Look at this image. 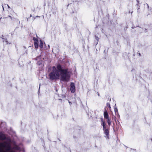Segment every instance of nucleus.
Listing matches in <instances>:
<instances>
[{
  "label": "nucleus",
  "mask_w": 152,
  "mask_h": 152,
  "mask_svg": "<svg viewBox=\"0 0 152 152\" xmlns=\"http://www.w3.org/2000/svg\"><path fill=\"white\" fill-rule=\"evenodd\" d=\"M39 47L40 48H42L43 47V42L41 40H40L39 41Z\"/></svg>",
  "instance_id": "f8f14e48"
},
{
  "label": "nucleus",
  "mask_w": 152,
  "mask_h": 152,
  "mask_svg": "<svg viewBox=\"0 0 152 152\" xmlns=\"http://www.w3.org/2000/svg\"><path fill=\"white\" fill-rule=\"evenodd\" d=\"M114 111L115 113V114H118V109L116 107H115L114 108Z\"/></svg>",
  "instance_id": "ddd939ff"
},
{
  "label": "nucleus",
  "mask_w": 152,
  "mask_h": 152,
  "mask_svg": "<svg viewBox=\"0 0 152 152\" xmlns=\"http://www.w3.org/2000/svg\"><path fill=\"white\" fill-rule=\"evenodd\" d=\"M33 40L34 41V45L35 48L37 49L38 47V44L39 42L38 39L37 38L33 37Z\"/></svg>",
  "instance_id": "39448f33"
},
{
  "label": "nucleus",
  "mask_w": 152,
  "mask_h": 152,
  "mask_svg": "<svg viewBox=\"0 0 152 152\" xmlns=\"http://www.w3.org/2000/svg\"><path fill=\"white\" fill-rule=\"evenodd\" d=\"M107 106H108L110 108V105L108 103H107Z\"/></svg>",
  "instance_id": "2eb2a0df"
},
{
  "label": "nucleus",
  "mask_w": 152,
  "mask_h": 152,
  "mask_svg": "<svg viewBox=\"0 0 152 152\" xmlns=\"http://www.w3.org/2000/svg\"><path fill=\"white\" fill-rule=\"evenodd\" d=\"M102 125L103 126V129H105L106 128V124L105 122L102 121Z\"/></svg>",
  "instance_id": "9b49d317"
},
{
  "label": "nucleus",
  "mask_w": 152,
  "mask_h": 152,
  "mask_svg": "<svg viewBox=\"0 0 152 152\" xmlns=\"http://www.w3.org/2000/svg\"><path fill=\"white\" fill-rule=\"evenodd\" d=\"M36 60L37 61V64L41 66V67L43 66V61L44 58L42 57L41 56L37 57Z\"/></svg>",
  "instance_id": "7ed1b4c3"
},
{
  "label": "nucleus",
  "mask_w": 152,
  "mask_h": 152,
  "mask_svg": "<svg viewBox=\"0 0 152 152\" xmlns=\"http://www.w3.org/2000/svg\"><path fill=\"white\" fill-rule=\"evenodd\" d=\"M69 102V103L70 104L71 103L70 102Z\"/></svg>",
  "instance_id": "aec40b11"
},
{
  "label": "nucleus",
  "mask_w": 152,
  "mask_h": 152,
  "mask_svg": "<svg viewBox=\"0 0 152 152\" xmlns=\"http://www.w3.org/2000/svg\"><path fill=\"white\" fill-rule=\"evenodd\" d=\"M71 74L67 69L58 65L56 67L54 66L52 68L49 76L50 79L52 80L60 79L62 81L68 82L70 80Z\"/></svg>",
  "instance_id": "f257e3e1"
},
{
  "label": "nucleus",
  "mask_w": 152,
  "mask_h": 152,
  "mask_svg": "<svg viewBox=\"0 0 152 152\" xmlns=\"http://www.w3.org/2000/svg\"><path fill=\"white\" fill-rule=\"evenodd\" d=\"M7 7H8L9 8H10V7L8 5H7Z\"/></svg>",
  "instance_id": "a211bd4d"
},
{
  "label": "nucleus",
  "mask_w": 152,
  "mask_h": 152,
  "mask_svg": "<svg viewBox=\"0 0 152 152\" xmlns=\"http://www.w3.org/2000/svg\"><path fill=\"white\" fill-rule=\"evenodd\" d=\"M107 119V123L109 125H110L111 124V120L110 119H109V118Z\"/></svg>",
  "instance_id": "4468645a"
},
{
  "label": "nucleus",
  "mask_w": 152,
  "mask_h": 152,
  "mask_svg": "<svg viewBox=\"0 0 152 152\" xmlns=\"http://www.w3.org/2000/svg\"><path fill=\"white\" fill-rule=\"evenodd\" d=\"M37 17H39V16H36Z\"/></svg>",
  "instance_id": "412c9836"
},
{
  "label": "nucleus",
  "mask_w": 152,
  "mask_h": 152,
  "mask_svg": "<svg viewBox=\"0 0 152 152\" xmlns=\"http://www.w3.org/2000/svg\"><path fill=\"white\" fill-rule=\"evenodd\" d=\"M70 91L72 93H74L75 91V83H71L70 84Z\"/></svg>",
  "instance_id": "20e7f679"
},
{
  "label": "nucleus",
  "mask_w": 152,
  "mask_h": 152,
  "mask_svg": "<svg viewBox=\"0 0 152 152\" xmlns=\"http://www.w3.org/2000/svg\"><path fill=\"white\" fill-rule=\"evenodd\" d=\"M96 40H97V41H98L99 40V38L98 37H96Z\"/></svg>",
  "instance_id": "dca6fc26"
},
{
  "label": "nucleus",
  "mask_w": 152,
  "mask_h": 152,
  "mask_svg": "<svg viewBox=\"0 0 152 152\" xmlns=\"http://www.w3.org/2000/svg\"><path fill=\"white\" fill-rule=\"evenodd\" d=\"M9 17H10V18H11V19H12V17H11V16H9Z\"/></svg>",
  "instance_id": "6ab92c4d"
},
{
  "label": "nucleus",
  "mask_w": 152,
  "mask_h": 152,
  "mask_svg": "<svg viewBox=\"0 0 152 152\" xmlns=\"http://www.w3.org/2000/svg\"><path fill=\"white\" fill-rule=\"evenodd\" d=\"M11 143L10 138L6 139L3 142L0 143V152H15L12 150Z\"/></svg>",
  "instance_id": "f03ea898"
},
{
  "label": "nucleus",
  "mask_w": 152,
  "mask_h": 152,
  "mask_svg": "<svg viewBox=\"0 0 152 152\" xmlns=\"http://www.w3.org/2000/svg\"><path fill=\"white\" fill-rule=\"evenodd\" d=\"M6 137L4 134L2 133H0V139L1 140H4L5 139Z\"/></svg>",
  "instance_id": "1a4fd4ad"
},
{
  "label": "nucleus",
  "mask_w": 152,
  "mask_h": 152,
  "mask_svg": "<svg viewBox=\"0 0 152 152\" xmlns=\"http://www.w3.org/2000/svg\"><path fill=\"white\" fill-rule=\"evenodd\" d=\"M146 5L148 7V8H149V6H148V4H146Z\"/></svg>",
  "instance_id": "f3484780"
},
{
  "label": "nucleus",
  "mask_w": 152,
  "mask_h": 152,
  "mask_svg": "<svg viewBox=\"0 0 152 152\" xmlns=\"http://www.w3.org/2000/svg\"><path fill=\"white\" fill-rule=\"evenodd\" d=\"M104 131V132L105 134L106 135V137L108 139H109V130L106 129V128L105 129H103Z\"/></svg>",
  "instance_id": "423d86ee"
},
{
  "label": "nucleus",
  "mask_w": 152,
  "mask_h": 152,
  "mask_svg": "<svg viewBox=\"0 0 152 152\" xmlns=\"http://www.w3.org/2000/svg\"><path fill=\"white\" fill-rule=\"evenodd\" d=\"M13 148L17 150H20V147L19 146L15 144L14 145L13 147Z\"/></svg>",
  "instance_id": "9d476101"
},
{
  "label": "nucleus",
  "mask_w": 152,
  "mask_h": 152,
  "mask_svg": "<svg viewBox=\"0 0 152 152\" xmlns=\"http://www.w3.org/2000/svg\"><path fill=\"white\" fill-rule=\"evenodd\" d=\"M2 39H3V43L5 45H7L9 44L8 42L7 41V40L6 39H5V38L1 37ZM10 43H9V44H10Z\"/></svg>",
  "instance_id": "6e6552de"
},
{
  "label": "nucleus",
  "mask_w": 152,
  "mask_h": 152,
  "mask_svg": "<svg viewBox=\"0 0 152 152\" xmlns=\"http://www.w3.org/2000/svg\"><path fill=\"white\" fill-rule=\"evenodd\" d=\"M104 116L105 118L108 119L109 118V115L108 113L107 112V110H105L104 113Z\"/></svg>",
  "instance_id": "0eeeda50"
}]
</instances>
